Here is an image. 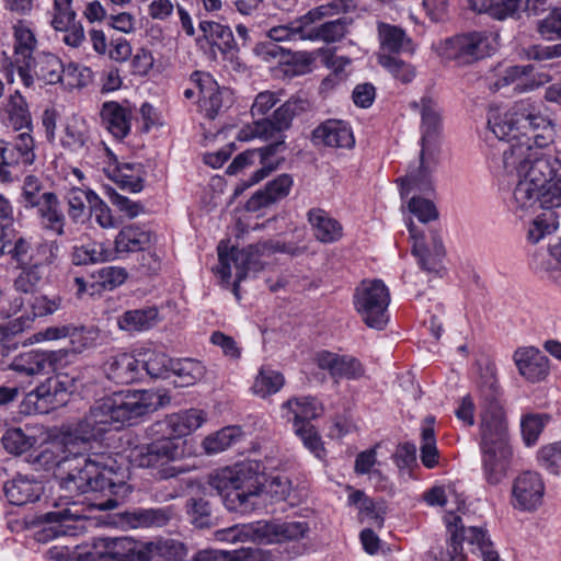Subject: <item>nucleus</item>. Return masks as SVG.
<instances>
[{
  "mask_svg": "<svg viewBox=\"0 0 561 561\" xmlns=\"http://www.w3.org/2000/svg\"><path fill=\"white\" fill-rule=\"evenodd\" d=\"M434 421L433 416H427L421 432V461L428 469L438 463Z\"/></svg>",
  "mask_w": 561,
  "mask_h": 561,
  "instance_id": "nucleus-51",
  "label": "nucleus"
},
{
  "mask_svg": "<svg viewBox=\"0 0 561 561\" xmlns=\"http://www.w3.org/2000/svg\"><path fill=\"white\" fill-rule=\"evenodd\" d=\"M294 184L290 174L283 173L273 181H270L264 190L257 191L247 203L250 211H256L262 207H267L285 198Z\"/></svg>",
  "mask_w": 561,
  "mask_h": 561,
  "instance_id": "nucleus-32",
  "label": "nucleus"
},
{
  "mask_svg": "<svg viewBox=\"0 0 561 561\" xmlns=\"http://www.w3.org/2000/svg\"><path fill=\"white\" fill-rule=\"evenodd\" d=\"M314 362L320 369L327 370L335 382L340 379L357 380L365 375L363 364L350 355L320 351L314 355Z\"/></svg>",
  "mask_w": 561,
  "mask_h": 561,
  "instance_id": "nucleus-22",
  "label": "nucleus"
},
{
  "mask_svg": "<svg viewBox=\"0 0 561 561\" xmlns=\"http://www.w3.org/2000/svg\"><path fill=\"white\" fill-rule=\"evenodd\" d=\"M102 125L117 139L125 138L130 131V111L119 103L110 101L102 105Z\"/></svg>",
  "mask_w": 561,
  "mask_h": 561,
  "instance_id": "nucleus-39",
  "label": "nucleus"
},
{
  "mask_svg": "<svg viewBox=\"0 0 561 561\" xmlns=\"http://www.w3.org/2000/svg\"><path fill=\"white\" fill-rule=\"evenodd\" d=\"M408 229L413 239L412 254L416 259L420 268L438 278L445 274L444 259L446 251L439 234L435 231L431 232V241L425 242V237L417 230L415 225L410 221Z\"/></svg>",
  "mask_w": 561,
  "mask_h": 561,
  "instance_id": "nucleus-14",
  "label": "nucleus"
},
{
  "mask_svg": "<svg viewBox=\"0 0 561 561\" xmlns=\"http://www.w3.org/2000/svg\"><path fill=\"white\" fill-rule=\"evenodd\" d=\"M199 28L204 36L213 45L217 46L222 55L230 59L238 55L239 45L237 44V39L230 26L215 21H202Z\"/></svg>",
  "mask_w": 561,
  "mask_h": 561,
  "instance_id": "nucleus-37",
  "label": "nucleus"
},
{
  "mask_svg": "<svg viewBox=\"0 0 561 561\" xmlns=\"http://www.w3.org/2000/svg\"><path fill=\"white\" fill-rule=\"evenodd\" d=\"M57 510L45 513L42 516L47 527L44 529L45 539L59 536H73L78 529L75 523L83 518L82 511L75 502L66 503L65 507L55 505Z\"/></svg>",
  "mask_w": 561,
  "mask_h": 561,
  "instance_id": "nucleus-23",
  "label": "nucleus"
},
{
  "mask_svg": "<svg viewBox=\"0 0 561 561\" xmlns=\"http://www.w3.org/2000/svg\"><path fill=\"white\" fill-rule=\"evenodd\" d=\"M10 125L14 129H22L31 125V114L25 99L16 91L5 105Z\"/></svg>",
  "mask_w": 561,
  "mask_h": 561,
  "instance_id": "nucleus-57",
  "label": "nucleus"
},
{
  "mask_svg": "<svg viewBox=\"0 0 561 561\" xmlns=\"http://www.w3.org/2000/svg\"><path fill=\"white\" fill-rule=\"evenodd\" d=\"M308 107L309 103L306 99L293 96L275 110L272 119L275 122V125H278L284 131L290 127L293 118L306 112Z\"/></svg>",
  "mask_w": 561,
  "mask_h": 561,
  "instance_id": "nucleus-53",
  "label": "nucleus"
},
{
  "mask_svg": "<svg viewBox=\"0 0 561 561\" xmlns=\"http://www.w3.org/2000/svg\"><path fill=\"white\" fill-rule=\"evenodd\" d=\"M69 394L58 373L30 391L23 400V405L27 413L44 414L65 405Z\"/></svg>",
  "mask_w": 561,
  "mask_h": 561,
  "instance_id": "nucleus-16",
  "label": "nucleus"
},
{
  "mask_svg": "<svg viewBox=\"0 0 561 561\" xmlns=\"http://www.w3.org/2000/svg\"><path fill=\"white\" fill-rule=\"evenodd\" d=\"M307 220L313 237L321 243H333L343 236L342 225L322 208H311L307 213Z\"/></svg>",
  "mask_w": 561,
  "mask_h": 561,
  "instance_id": "nucleus-34",
  "label": "nucleus"
},
{
  "mask_svg": "<svg viewBox=\"0 0 561 561\" xmlns=\"http://www.w3.org/2000/svg\"><path fill=\"white\" fill-rule=\"evenodd\" d=\"M206 368L202 362L193 358L173 359L171 373L180 379V386L194 385L205 375Z\"/></svg>",
  "mask_w": 561,
  "mask_h": 561,
  "instance_id": "nucleus-50",
  "label": "nucleus"
},
{
  "mask_svg": "<svg viewBox=\"0 0 561 561\" xmlns=\"http://www.w3.org/2000/svg\"><path fill=\"white\" fill-rule=\"evenodd\" d=\"M103 371L118 385H129L142 378L140 359L129 353H117L106 358Z\"/></svg>",
  "mask_w": 561,
  "mask_h": 561,
  "instance_id": "nucleus-25",
  "label": "nucleus"
},
{
  "mask_svg": "<svg viewBox=\"0 0 561 561\" xmlns=\"http://www.w3.org/2000/svg\"><path fill=\"white\" fill-rule=\"evenodd\" d=\"M378 62L394 79L402 83H410L415 77L414 67L399 58L397 55L378 54Z\"/></svg>",
  "mask_w": 561,
  "mask_h": 561,
  "instance_id": "nucleus-54",
  "label": "nucleus"
},
{
  "mask_svg": "<svg viewBox=\"0 0 561 561\" xmlns=\"http://www.w3.org/2000/svg\"><path fill=\"white\" fill-rule=\"evenodd\" d=\"M317 22H309L307 24V41H323L325 43H334L342 39L347 33L351 20L347 18H340L334 21L316 25Z\"/></svg>",
  "mask_w": 561,
  "mask_h": 561,
  "instance_id": "nucleus-43",
  "label": "nucleus"
},
{
  "mask_svg": "<svg viewBox=\"0 0 561 561\" xmlns=\"http://www.w3.org/2000/svg\"><path fill=\"white\" fill-rule=\"evenodd\" d=\"M3 492L11 504L22 506L36 502L43 492V486L41 482L19 474L4 483Z\"/></svg>",
  "mask_w": 561,
  "mask_h": 561,
  "instance_id": "nucleus-35",
  "label": "nucleus"
},
{
  "mask_svg": "<svg viewBox=\"0 0 561 561\" xmlns=\"http://www.w3.org/2000/svg\"><path fill=\"white\" fill-rule=\"evenodd\" d=\"M205 422V413L190 409L165 415L147 428L151 443L137 447L133 451V461L141 468L157 469L160 480L174 478L180 473L171 462L185 456L184 436L196 431Z\"/></svg>",
  "mask_w": 561,
  "mask_h": 561,
  "instance_id": "nucleus-4",
  "label": "nucleus"
},
{
  "mask_svg": "<svg viewBox=\"0 0 561 561\" xmlns=\"http://www.w3.org/2000/svg\"><path fill=\"white\" fill-rule=\"evenodd\" d=\"M114 251L101 242L73 247L71 260L75 265L95 264L113 260Z\"/></svg>",
  "mask_w": 561,
  "mask_h": 561,
  "instance_id": "nucleus-45",
  "label": "nucleus"
},
{
  "mask_svg": "<svg viewBox=\"0 0 561 561\" xmlns=\"http://www.w3.org/2000/svg\"><path fill=\"white\" fill-rule=\"evenodd\" d=\"M125 523L133 528H160L167 526L174 518L171 506L154 508H136L125 512Z\"/></svg>",
  "mask_w": 561,
  "mask_h": 561,
  "instance_id": "nucleus-36",
  "label": "nucleus"
},
{
  "mask_svg": "<svg viewBox=\"0 0 561 561\" xmlns=\"http://www.w3.org/2000/svg\"><path fill=\"white\" fill-rule=\"evenodd\" d=\"M110 160L114 168L111 171V178L122 190L130 193H139L144 188L145 170L141 163H121L117 157L106 149Z\"/></svg>",
  "mask_w": 561,
  "mask_h": 561,
  "instance_id": "nucleus-33",
  "label": "nucleus"
},
{
  "mask_svg": "<svg viewBox=\"0 0 561 561\" xmlns=\"http://www.w3.org/2000/svg\"><path fill=\"white\" fill-rule=\"evenodd\" d=\"M93 367H75L70 371L59 373L68 391L71 393L89 391L94 383Z\"/></svg>",
  "mask_w": 561,
  "mask_h": 561,
  "instance_id": "nucleus-56",
  "label": "nucleus"
},
{
  "mask_svg": "<svg viewBox=\"0 0 561 561\" xmlns=\"http://www.w3.org/2000/svg\"><path fill=\"white\" fill-rule=\"evenodd\" d=\"M67 352L31 350L16 355L9 364V368L24 376H34L48 370H56L58 364L65 358Z\"/></svg>",
  "mask_w": 561,
  "mask_h": 561,
  "instance_id": "nucleus-20",
  "label": "nucleus"
},
{
  "mask_svg": "<svg viewBox=\"0 0 561 561\" xmlns=\"http://www.w3.org/2000/svg\"><path fill=\"white\" fill-rule=\"evenodd\" d=\"M34 470L48 471L68 463V472L58 478L65 497L83 493H93V505L100 511H110L129 494L125 471L117 466L116 459L106 453L77 457L71 446H66L64 435L60 442L42 445L26 457Z\"/></svg>",
  "mask_w": 561,
  "mask_h": 561,
  "instance_id": "nucleus-2",
  "label": "nucleus"
},
{
  "mask_svg": "<svg viewBox=\"0 0 561 561\" xmlns=\"http://www.w3.org/2000/svg\"><path fill=\"white\" fill-rule=\"evenodd\" d=\"M190 82L197 88L199 106L208 118L214 119L231 106L232 92L228 88L220 87L210 73L194 71Z\"/></svg>",
  "mask_w": 561,
  "mask_h": 561,
  "instance_id": "nucleus-15",
  "label": "nucleus"
},
{
  "mask_svg": "<svg viewBox=\"0 0 561 561\" xmlns=\"http://www.w3.org/2000/svg\"><path fill=\"white\" fill-rule=\"evenodd\" d=\"M141 548L142 542L128 537H101L94 540L90 554L94 561H141Z\"/></svg>",
  "mask_w": 561,
  "mask_h": 561,
  "instance_id": "nucleus-18",
  "label": "nucleus"
},
{
  "mask_svg": "<svg viewBox=\"0 0 561 561\" xmlns=\"http://www.w3.org/2000/svg\"><path fill=\"white\" fill-rule=\"evenodd\" d=\"M28 209H35L38 225L43 230L59 237L65 234L66 216L55 193L28 206Z\"/></svg>",
  "mask_w": 561,
  "mask_h": 561,
  "instance_id": "nucleus-29",
  "label": "nucleus"
},
{
  "mask_svg": "<svg viewBox=\"0 0 561 561\" xmlns=\"http://www.w3.org/2000/svg\"><path fill=\"white\" fill-rule=\"evenodd\" d=\"M517 179L518 182L514 188L512 201V209L517 217L523 218L528 210L557 207V205H546L543 203L546 195L549 194L550 196H547V199H550L552 193H554L552 184L543 187L535 182L530 183L528 179Z\"/></svg>",
  "mask_w": 561,
  "mask_h": 561,
  "instance_id": "nucleus-19",
  "label": "nucleus"
},
{
  "mask_svg": "<svg viewBox=\"0 0 561 561\" xmlns=\"http://www.w3.org/2000/svg\"><path fill=\"white\" fill-rule=\"evenodd\" d=\"M308 531L309 527L305 522L256 523L255 534L260 542H274L297 540L305 537Z\"/></svg>",
  "mask_w": 561,
  "mask_h": 561,
  "instance_id": "nucleus-31",
  "label": "nucleus"
},
{
  "mask_svg": "<svg viewBox=\"0 0 561 561\" xmlns=\"http://www.w3.org/2000/svg\"><path fill=\"white\" fill-rule=\"evenodd\" d=\"M89 140L88 127L82 118H71L65 127L62 145L70 150L82 149Z\"/></svg>",
  "mask_w": 561,
  "mask_h": 561,
  "instance_id": "nucleus-62",
  "label": "nucleus"
},
{
  "mask_svg": "<svg viewBox=\"0 0 561 561\" xmlns=\"http://www.w3.org/2000/svg\"><path fill=\"white\" fill-rule=\"evenodd\" d=\"M95 194L92 190L71 187L66 193V201L68 204V215L72 221H79L85 210V204L90 207V195Z\"/></svg>",
  "mask_w": 561,
  "mask_h": 561,
  "instance_id": "nucleus-63",
  "label": "nucleus"
},
{
  "mask_svg": "<svg viewBox=\"0 0 561 561\" xmlns=\"http://www.w3.org/2000/svg\"><path fill=\"white\" fill-rule=\"evenodd\" d=\"M1 443L8 453L21 455L28 451L37 444V437L26 433L23 428L12 427L4 432Z\"/></svg>",
  "mask_w": 561,
  "mask_h": 561,
  "instance_id": "nucleus-52",
  "label": "nucleus"
},
{
  "mask_svg": "<svg viewBox=\"0 0 561 561\" xmlns=\"http://www.w3.org/2000/svg\"><path fill=\"white\" fill-rule=\"evenodd\" d=\"M241 435L237 426L225 427L214 435L207 436L203 442L205 451L209 455L218 454L229 448Z\"/></svg>",
  "mask_w": 561,
  "mask_h": 561,
  "instance_id": "nucleus-59",
  "label": "nucleus"
},
{
  "mask_svg": "<svg viewBox=\"0 0 561 561\" xmlns=\"http://www.w3.org/2000/svg\"><path fill=\"white\" fill-rule=\"evenodd\" d=\"M491 41L485 32H468L446 38L436 51L445 59L454 60L459 66L471 65L485 58L491 53Z\"/></svg>",
  "mask_w": 561,
  "mask_h": 561,
  "instance_id": "nucleus-12",
  "label": "nucleus"
},
{
  "mask_svg": "<svg viewBox=\"0 0 561 561\" xmlns=\"http://www.w3.org/2000/svg\"><path fill=\"white\" fill-rule=\"evenodd\" d=\"M13 55L2 53L0 70L9 82H13L16 71L21 80L31 81L27 70V62L35 56L37 39L31 27L22 20L13 25Z\"/></svg>",
  "mask_w": 561,
  "mask_h": 561,
  "instance_id": "nucleus-11",
  "label": "nucleus"
},
{
  "mask_svg": "<svg viewBox=\"0 0 561 561\" xmlns=\"http://www.w3.org/2000/svg\"><path fill=\"white\" fill-rule=\"evenodd\" d=\"M543 491V482L538 473L524 472L514 481V505L524 511L535 510L542 502Z\"/></svg>",
  "mask_w": 561,
  "mask_h": 561,
  "instance_id": "nucleus-24",
  "label": "nucleus"
},
{
  "mask_svg": "<svg viewBox=\"0 0 561 561\" xmlns=\"http://www.w3.org/2000/svg\"><path fill=\"white\" fill-rule=\"evenodd\" d=\"M53 263L38 261L27 266H20L21 272L14 279V288L24 294L33 293L44 278L45 266Z\"/></svg>",
  "mask_w": 561,
  "mask_h": 561,
  "instance_id": "nucleus-49",
  "label": "nucleus"
},
{
  "mask_svg": "<svg viewBox=\"0 0 561 561\" xmlns=\"http://www.w3.org/2000/svg\"><path fill=\"white\" fill-rule=\"evenodd\" d=\"M251 137L261 138L264 140H271V144H278L282 141L283 149L279 151V156H284L286 151V142L284 131L272 118H262L254 122L253 126L250 127Z\"/></svg>",
  "mask_w": 561,
  "mask_h": 561,
  "instance_id": "nucleus-61",
  "label": "nucleus"
},
{
  "mask_svg": "<svg viewBox=\"0 0 561 561\" xmlns=\"http://www.w3.org/2000/svg\"><path fill=\"white\" fill-rule=\"evenodd\" d=\"M488 125L500 140L506 141L499 165L504 173L528 179L543 187L559 178L561 151L549 147L554 125L542 102L520 100L503 116L490 112Z\"/></svg>",
  "mask_w": 561,
  "mask_h": 561,
  "instance_id": "nucleus-1",
  "label": "nucleus"
},
{
  "mask_svg": "<svg viewBox=\"0 0 561 561\" xmlns=\"http://www.w3.org/2000/svg\"><path fill=\"white\" fill-rule=\"evenodd\" d=\"M538 461L552 474H561V442L542 446L538 450Z\"/></svg>",
  "mask_w": 561,
  "mask_h": 561,
  "instance_id": "nucleus-64",
  "label": "nucleus"
},
{
  "mask_svg": "<svg viewBox=\"0 0 561 561\" xmlns=\"http://www.w3.org/2000/svg\"><path fill=\"white\" fill-rule=\"evenodd\" d=\"M353 299L355 310L367 327L377 330H382L386 327L390 295L381 280H363L356 287Z\"/></svg>",
  "mask_w": 561,
  "mask_h": 561,
  "instance_id": "nucleus-9",
  "label": "nucleus"
},
{
  "mask_svg": "<svg viewBox=\"0 0 561 561\" xmlns=\"http://www.w3.org/2000/svg\"><path fill=\"white\" fill-rule=\"evenodd\" d=\"M157 318L156 307L128 310L118 318V327L125 331H144L154 325Z\"/></svg>",
  "mask_w": 561,
  "mask_h": 561,
  "instance_id": "nucleus-46",
  "label": "nucleus"
},
{
  "mask_svg": "<svg viewBox=\"0 0 561 561\" xmlns=\"http://www.w3.org/2000/svg\"><path fill=\"white\" fill-rule=\"evenodd\" d=\"M377 30L380 43L379 54H390L396 56L410 49L411 39L401 27L379 22Z\"/></svg>",
  "mask_w": 561,
  "mask_h": 561,
  "instance_id": "nucleus-42",
  "label": "nucleus"
},
{
  "mask_svg": "<svg viewBox=\"0 0 561 561\" xmlns=\"http://www.w3.org/2000/svg\"><path fill=\"white\" fill-rule=\"evenodd\" d=\"M351 2L352 0H333L325 5H320L310 10L305 15L286 25L272 27L267 35L274 42L307 41V24L309 22H319L324 16L333 13L345 12L350 9Z\"/></svg>",
  "mask_w": 561,
  "mask_h": 561,
  "instance_id": "nucleus-13",
  "label": "nucleus"
},
{
  "mask_svg": "<svg viewBox=\"0 0 561 561\" xmlns=\"http://www.w3.org/2000/svg\"><path fill=\"white\" fill-rule=\"evenodd\" d=\"M284 382V376L279 371L263 366L255 378L253 390L260 397L265 398L279 391Z\"/></svg>",
  "mask_w": 561,
  "mask_h": 561,
  "instance_id": "nucleus-55",
  "label": "nucleus"
},
{
  "mask_svg": "<svg viewBox=\"0 0 561 561\" xmlns=\"http://www.w3.org/2000/svg\"><path fill=\"white\" fill-rule=\"evenodd\" d=\"M282 149L283 145L282 141H279L278 144H270L262 148L245 150L233 159L227 172L229 174H236L241 169L253 164L257 160L261 168L253 173V182H260L285 161L284 156H279Z\"/></svg>",
  "mask_w": 561,
  "mask_h": 561,
  "instance_id": "nucleus-17",
  "label": "nucleus"
},
{
  "mask_svg": "<svg viewBox=\"0 0 561 561\" xmlns=\"http://www.w3.org/2000/svg\"><path fill=\"white\" fill-rule=\"evenodd\" d=\"M501 390L494 379L480 387V446H508L510 432L504 408L500 401Z\"/></svg>",
  "mask_w": 561,
  "mask_h": 561,
  "instance_id": "nucleus-7",
  "label": "nucleus"
},
{
  "mask_svg": "<svg viewBox=\"0 0 561 561\" xmlns=\"http://www.w3.org/2000/svg\"><path fill=\"white\" fill-rule=\"evenodd\" d=\"M171 402L167 390H137L117 393L94 403L77 422L64 427L66 446L85 447L101 439L112 428L118 430L135 419Z\"/></svg>",
  "mask_w": 561,
  "mask_h": 561,
  "instance_id": "nucleus-3",
  "label": "nucleus"
},
{
  "mask_svg": "<svg viewBox=\"0 0 561 561\" xmlns=\"http://www.w3.org/2000/svg\"><path fill=\"white\" fill-rule=\"evenodd\" d=\"M141 549V561H182L186 554L182 542L169 538L142 542Z\"/></svg>",
  "mask_w": 561,
  "mask_h": 561,
  "instance_id": "nucleus-38",
  "label": "nucleus"
},
{
  "mask_svg": "<svg viewBox=\"0 0 561 561\" xmlns=\"http://www.w3.org/2000/svg\"><path fill=\"white\" fill-rule=\"evenodd\" d=\"M548 414L528 413L523 415L520 420V431L523 440L527 446H533L537 443L539 435L549 422Z\"/></svg>",
  "mask_w": 561,
  "mask_h": 561,
  "instance_id": "nucleus-60",
  "label": "nucleus"
},
{
  "mask_svg": "<svg viewBox=\"0 0 561 561\" xmlns=\"http://www.w3.org/2000/svg\"><path fill=\"white\" fill-rule=\"evenodd\" d=\"M193 561H270V556L267 552L253 547L232 552L208 549L198 551Z\"/></svg>",
  "mask_w": 561,
  "mask_h": 561,
  "instance_id": "nucleus-41",
  "label": "nucleus"
},
{
  "mask_svg": "<svg viewBox=\"0 0 561 561\" xmlns=\"http://www.w3.org/2000/svg\"><path fill=\"white\" fill-rule=\"evenodd\" d=\"M58 245L54 241H43L33 244L25 237H18L12 245L9 244L7 253L20 266H27L35 262H54L57 257Z\"/></svg>",
  "mask_w": 561,
  "mask_h": 561,
  "instance_id": "nucleus-21",
  "label": "nucleus"
},
{
  "mask_svg": "<svg viewBox=\"0 0 561 561\" xmlns=\"http://www.w3.org/2000/svg\"><path fill=\"white\" fill-rule=\"evenodd\" d=\"M530 0H468V7L477 14H485L494 20H505L513 16L523 4ZM543 2L545 0H534Z\"/></svg>",
  "mask_w": 561,
  "mask_h": 561,
  "instance_id": "nucleus-40",
  "label": "nucleus"
},
{
  "mask_svg": "<svg viewBox=\"0 0 561 561\" xmlns=\"http://www.w3.org/2000/svg\"><path fill=\"white\" fill-rule=\"evenodd\" d=\"M267 242H259L251 244L245 249L239 250L228 247L222 241L218 244V259L219 267L217 273L220 274L222 279L228 280L231 277V266L236 268V283L233 291L238 296L239 283L242 282L249 272H259L263 268L261 256L267 252Z\"/></svg>",
  "mask_w": 561,
  "mask_h": 561,
  "instance_id": "nucleus-10",
  "label": "nucleus"
},
{
  "mask_svg": "<svg viewBox=\"0 0 561 561\" xmlns=\"http://www.w3.org/2000/svg\"><path fill=\"white\" fill-rule=\"evenodd\" d=\"M483 474L488 483L497 484L506 476L513 455L508 446H480Z\"/></svg>",
  "mask_w": 561,
  "mask_h": 561,
  "instance_id": "nucleus-28",
  "label": "nucleus"
},
{
  "mask_svg": "<svg viewBox=\"0 0 561 561\" xmlns=\"http://www.w3.org/2000/svg\"><path fill=\"white\" fill-rule=\"evenodd\" d=\"M314 144L328 147L352 148L355 144L351 128L342 121L329 119L312 131Z\"/></svg>",
  "mask_w": 561,
  "mask_h": 561,
  "instance_id": "nucleus-30",
  "label": "nucleus"
},
{
  "mask_svg": "<svg viewBox=\"0 0 561 561\" xmlns=\"http://www.w3.org/2000/svg\"><path fill=\"white\" fill-rule=\"evenodd\" d=\"M283 417L293 422V428L304 445L319 459L324 456L321 437L311 420L321 413V405L312 397H295L282 404Z\"/></svg>",
  "mask_w": 561,
  "mask_h": 561,
  "instance_id": "nucleus-8",
  "label": "nucleus"
},
{
  "mask_svg": "<svg viewBox=\"0 0 561 561\" xmlns=\"http://www.w3.org/2000/svg\"><path fill=\"white\" fill-rule=\"evenodd\" d=\"M534 70L531 65L526 66H511L506 68L502 75L492 83V89L495 91L514 84L515 91H525L527 88H533L528 84V75Z\"/></svg>",
  "mask_w": 561,
  "mask_h": 561,
  "instance_id": "nucleus-48",
  "label": "nucleus"
},
{
  "mask_svg": "<svg viewBox=\"0 0 561 561\" xmlns=\"http://www.w3.org/2000/svg\"><path fill=\"white\" fill-rule=\"evenodd\" d=\"M141 373L145 370L151 378H168L171 374V359L163 352L146 350L139 353Z\"/></svg>",
  "mask_w": 561,
  "mask_h": 561,
  "instance_id": "nucleus-47",
  "label": "nucleus"
},
{
  "mask_svg": "<svg viewBox=\"0 0 561 561\" xmlns=\"http://www.w3.org/2000/svg\"><path fill=\"white\" fill-rule=\"evenodd\" d=\"M32 62H27V72L31 76V81L26 82L21 80L25 87H31L34 79H38L46 84H56L61 81L65 71L61 60L51 53L38 51Z\"/></svg>",
  "mask_w": 561,
  "mask_h": 561,
  "instance_id": "nucleus-27",
  "label": "nucleus"
},
{
  "mask_svg": "<svg viewBox=\"0 0 561 561\" xmlns=\"http://www.w3.org/2000/svg\"><path fill=\"white\" fill-rule=\"evenodd\" d=\"M114 243V253L142 251L150 243V233L135 225L126 226L118 232Z\"/></svg>",
  "mask_w": 561,
  "mask_h": 561,
  "instance_id": "nucleus-44",
  "label": "nucleus"
},
{
  "mask_svg": "<svg viewBox=\"0 0 561 561\" xmlns=\"http://www.w3.org/2000/svg\"><path fill=\"white\" fill-rule=\"evenodd\" d=\"M531 222L527 238L530 242L537 243L545 236L551 234L558 228L557 214L552 208H545Z\"/></svg>",
  "mask_w": 561,
  "mask_h": 561,
  "instance_id": "nucleus-58",
  "label": "nucleus"
},
{
  "mask_svg": "<svg viewBox=\"0 0 561 561\" xmlns=\"http://www.w3.org/2000/svg\"><path fill=\"white\" fill-rule=\"evenodd\" d=\"M513 359L519 374L530 382L543 380L549 374V359L534 346L519 347Z\"/></svg>",
  "mask_w": 561,
  "mask_h": 561,
  "instance_id": "nucleus-26",
  "label": "nucleus"
},
{
  "mask_svg": "<svg viewBox=\"0 0 561 561\" xmlns=\"http://www.w3.org/2000/svg\"><path fill=\"white\" fill-rule=\"evenodd\" d=\"M263 477L251 466L238 465L209 474L208 483L227 510L249 514L261 505Z\"/></svg>",
  "mask_w": 561,
  "mask_h": 561,
  "instance_id": "nucleus-6",
  "label": "nucleus"
},
{
  "mask_svg": "<svg viewBox=\"0 0 561 561\" xmlns=\"http://www.w3.org/2000/svg\"><path fill=\"white\" fill-rule=\"evenodd\" d=\"M414 108H421V151L420 163L416 168H411L404 178L397 182L400 184L401 196H407L410 192L416 191L426 193L433 190L432 173L437 165L436 136L440 127L439 108L432 99L422 98L420 104L411 103Z\"/></svg>",
  "mask_w": 561,
  "mask_h": 561,
  "instance_id": "nucleus-5",
  "label": "nucleus"
}]
</instances>
